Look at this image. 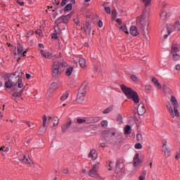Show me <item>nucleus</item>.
Instances as JSON below:
<instances>
[{
  "label": "nucleus",
  "instance_id": "22",
  "mask_svg": "<svg viewBox=\"0 0 180 180\" xmlns=\"http://www.w3.org/2000/svg\"><path fill=\"white\" fill-rule=\"evenodd\" d=\"M41 56L44 57L45 58H51V53L50 52H45L44 51H41Z\"/></svg>",
  "mask_w": 180,
  "mask_h": 180
},
{
  "label": "nucleus",
  "instance_id": "7",
  "mask_svg": "<svg viewBox=\"0 0 180 180\" xmlns=\"http://www.w3.org/2000/svg\"><path fill=\"white\" fill-rule=\"evenodd\" d=\"M167 140L162 141V151L165 155V157L168 158L171 155V150L169 148V147L167 146Z\"/></svg>",
  "mask_w": 180,
  "mask_h": 180
},
{
  "label": "nucleus",
  "instance_id": "64",
  "mask_svg": "<svg viewBox=\"0 0 180 180\" xmlns=\"http://www.w3.org/2000/svg\"><path fill=\"white\" fill-rule=\"evenodd\" d=\"M177 126L180 129V118L177 121Z\"/></svg>",
  "mask_w": 180,
  "mask_h": 180
},
{
  "label": "nucleus",
  "instance_id": "44",
  "mask_svg": "<svg viewBox=\"0 0 180 180\" xmlns=\"http://www.w3.org/2000/svg\"><path fill=\"white\" fill-rule=\"evenodd\" d=\"M93 123H98V122L101 121V118L99 117H92Z\"/></svg>",
  "mask_w": 180,
  "mask_h": 180
},
{
  "label": "nucleus",
  "instance_id": "37",
  "mask_svg": "<svg viewBox=\"0 0 180 180\" xmlns=\"http://www.w3.org/2000/svg\"><path fill=\"white\" fill-rule=\"evenodd\" d=\"M86 120L85 117L83 118H78L77 120V122L79 123V124H82V123H86Z\"/></svg>",
  "mask_w": 180,
  "mask_h": 180
},
{
  "label": "nucleus",
  "instance_id": "9",
  "mask_svg": "<svg viewBox=\"0 0 180 180\" xmlns=\"http://www.w3.org/2000/svg\"><path fill=\"white\" fill-rule=\"evenodd\" d=\"M89 175L91 178H96V179H101V176L98 173V170H95L94 169H91L89 171Z\"/></svg>",
  "mask_w": 180,
  "mask_h": 180
},
{
  "label": "nucleus",
  "instance_id": "1",
  "mask_svg": "<svg viewBox=\"0 0 180 180\" xmlns=\"http://www.w3.org/2000/svg\"><path fill=\"white\" fill-rule=\"evenodd\" d=\"M121 89L129 99H132L134 103H139V102H140V98H139V94H137V92L123 84L121 85Z\"/></svg>",
  "mask_w": 180,
  "mask_h": 180
},
{
  "label": "nucleus",
  "instance_id": "40",
  "mask_svg": "<svg viewBox=\"0 0 180 180\" xmlns=\"http://www.w3.org/2000/svg\"><path fill=\"white\" fill-rule=\"evenodd\" d=\"M117 122L118 124H120L121 123L123 122V117H122L121 115H117Z\"/></svg>",
  "mask_w": 180,
  "mask_h": 180
},
{
  "label": "nucleus",
  "instance_id": "24",
  "mask_svg": "<svg viewBox=\"0 0 180 180\" xmlns=\"http://www.w3.org/2000/svg\"><path fill=\"white\" fill-rule=\"evenodd\" d=\"M116 169L117 171H122V169H124V164L122 162L117 163Z\"/></svg>",
  "mask_w": 180,
  "mask_h": 180
},
{
  "label": "nucleus",
  "instance_id": "53",
  "mask_svg": "<svg viewBox=\"0 0 180 180\" xmlns=\"http://www.w3.org/2000/svg\"><path fill=\"white\" fill-rule=\"evenodd\" d=\"M104 9L106 13L110 14L111 13L110 7H104Z\"/></svg>",
  "mask_w": 180,
  "mask_h": 180
},
{
  "label": "nucleus",
  "instance_id": "39",
  "mask_svg": "<svg viewBox=\"0 0 180 180\" xmlns=\"http://www.w3.org/2000/svg\"><path fill=\"white\" fill-rule=\"evenodd\" d=\"M172 56H173V60L174 61H178L179 60H180L179 53H174V54H172Z\"/></svg>",
  "mask_w": 180,
  "mask_h": 180
},
{
  "label": "nucleus",
  "instance_id": "8",
  "mask_svg": "<svg viewBox=\"0 0 180 180\" xmlns=\"http://www.w3.org/2000/svg\"><path fill=\"white\" fill-rule=\"evenodd\" d=\"M22 53H23V46H22V44H18L17 45V53H15V56L18 58V61L20 60Z\"/></svg>",
  "mask_w": 180,
  "mask_h": 180
},
{
  "label": "nucleus",
  "instance_id": "28",
  "mask_svg": "<svg viewBox=\"0 0 180 180\" xmlns=\"http://www.w3.org/2000/svg\"><path fill=\"white\" fill-rule=\"evenodd\" d=\"M131 130V127H130V125H127L124 128V134H130Z\"/></svg>",
  "mask_w": 180,
  "mask_h": 180
},
{
  "label": "nucleus",
  "instance_id": "27",
  "mask_svg": "<svg viewBox=\"0 0 180 180\" xmlns=\"http://www.w3.org/2000/svg\"><path fill=\"white\" fill-rule=\"evenodd\" d=\"M17 86H18V88H23V81L22 80L21 78H19L18 79V82H17Z\"/></svg>",
  "mask_w": 180,
  "mask_h": 180
},
{
  "label": "nucleus",
  "instance_id": "60",
  "mask_svg": "<svg viewBox=\"0 0 180 180\" xmlns=\"http://www.w3.org/2000/svg\"><path fill=\"white\" fill-rule=\"evenodd\" d=\"M147 175V171L143 170L142 172V175L141 176H144V178H146V176Z\"/></svg>",
  "mask_w": 180,
  "mask_h": 180
},
{
  "label": "nucleus",
  "instance_id": "61",
  "mask_svg": "<svg viewBox=\"0 0 180 180\" xmlns=\"http://www.w3.org/2000/svg\"><path fill=\"white\" fill-rule=\"evenodd\" d=\"M98 26H99V27H102L103 26V22H102L101 20L98 21Z\"/></svg>",
  "mask_w": 180,
  "mask_h": 180
},
{
  "label": "nucleus",
  "instance_id": "59",
  "mask_svg": "<svg viewBox=\"0 0 180 180\" xmlns=\"http://www.w3.org/2000/svg\"><path fill=\"white\" fill-rule=\"evenodd\" d=\"M52 39H58V35H57L56 33H53V34H52Z\"/></svg>",
  "mask_w": 180,
  "mask_h": 180
},
{
  "label": "nucleus",
  "instance_id": "3",
  "mask_svg": "<svg viewBox=\"0 0 180 180\" xmlns=\"http://www.w3.org/2000/svg\"><path fill=\"white\" fill-rule=\"evenodd\" d=\"M64 67H67V63L63 60L60 63L54 62L52 65V72L53 77H56L58 74H61L64 71Z\"/></svg>",
  "mask_w": 180,
  "mask_h": 180
},
{
  "label": "nucleus",
  "instance_id": "52",
  "mask_svg": "<svg viewBox=\"0 0 180 180\" xmlns=\"http://www.w3.org/2000/svg\"><path fill=\"white\" fill-rule=\"evenodd\" d=\"M143 2L145 4L146 6H148L150 4H151V0H143Z\"/></svg>",
  "mask_w": 180,
  "mask_h": 180
},
{
  "label": "nucleus",
  "instance_id": "50",
  "mask_svg": "<svg viewBox=\"0 0 180 180\" xmlns=\"http://www.w3.org/2000/svg\"><path fill=\"white\" fill-rule=\"evenodd\" d=\"M112 110H113V108H108L107 109H105L104 111H103V113L105 115L108 114V113H110V112H112Z\"/></svg>",
  "mask_w": 180,
  "mask_h": 180
},
{
  "label": "nucleus",
  "instance_id": "4",
  "mask_svg": "<svg viewBox=\"0 0 180 180\" xmlns=\"http://www.w3.org/2000/svg\"><path fill=\"white\" fill-rule=\"evenodd\" d=\"M86 86H88V84L86 83H84L79 88V93L77 96V103H82V102H84V98H85V94H86Z\"/></svg>",
  "mask_w": 180,
  "mask_h": 180
},
{
  "label": "nucleus",
  "instance_id": "36",
  "mask_svg": "<svg viewBox=\"0 0 180 180\" xmlns=\"http://www.w3.org/2000/svg\"><path fill=\"white\" fill-rule=\"evenodd\" d=\"M52 122L53 123V127L57 126V124H58V122H59L58 117H55L52 118Z\"/></svg>",
  "mask_w": 180,
  "mask_h": 180
},
{
  "label": "nucleus",
  "instance_id": "11",
  "mask_svg": "<svg viewBox=\"0 0 180 180\" xmlns=\"http://www.w3.org/2000/svg\"><path fill=\"white\" fill-rule=\"evenodd\" d=\"M56 89H58V84L52 83L50 86L49 89L48 90L47 95L50 96V94H53V91H56Z\"/></svg>",
  "mask_w": 180,
  "mask_h": 180
},
{
  "label": "nucleus",
  "instance_id": "32",
  "mask_svg": "<svg viewBox=\"0 0 180 180\" xmlns=\"http://www.w3.org/2000/svg\"><path fill=\"white\" fill-rule=\"evenodd\" d=\"M120 29L127 34H129V31L127 30V27H126V25H121Z\"/></svg>",
  "mask_w": 180,
  "mask_h": 180
},
{
  "label": "nucleus",
  "instance_id": "17",
  "mask_svg": "<svg viewBox=\"0 0 180 180\" xmlns=\"http://www.w3.org/2000/svg\"><path fill=\"white\" fill-rule=\"evenodd\" d=\"M167 33H169V34H171L172 32L176 31L175 26L172 24H167Z\"/></svg>",
  "mask_w": 180,
  "mask_h": 180
},
{
  "label": "nucleus",
  "instance_id": "57",
  "mask_svg": "<svg viewBox=\"0 0 180 180\" xmlns=\"http://www.w3.org/2000/svg\"><path fill=\"white\" fill-rule=\"evenodd\" d=\"M31 36H33V31H29L27 33V37H30Z\"/></svg>",
  "mask_w": 180,
  "mask_h": 180
},
{
  "label": "nucleus",
  "instance_id": "51",
  "mask_svg": "<svg viewBox=\"0 0 180 180\" xmlns=\"http://www.w3.org/2000/svg\"><path fill=\"white\" fill-rule=\"evenodd\" d=\"M101 124L103 127H106L108 126V120L101 121Z\"/></svg>",
  "mask_w": 180,
  "mask_h": 180
},
{
  "label": "nucleus",
  "instance_id": "43",
  "mask_svg": "<svg viewBox=\"0 0 180 180\" xmlns=\"http://www.w3.org/2000/svg\"><path fill=\"white\" fill-rule=\"evenodd\" d=\"M111 15H112V18H113V19H116V18L117 16V11H116V9L112 10Z\"/></svg>",
  "mask_w": 180,
  "mask_h": 180
},
{
  "label": "nucleus",
  "instance_id": "42",
  "mask_svg": "<svg viewBox=\"0 0 180 180\" xmlns=\"http://www.w3.org/2000/svg\"><path fill=\"white\" fill-rule=\"evenodd\" d=\"M68 98V94L67 93L63 94V96H61L60 97V100L63 101H66Z\"/></svg>",
  "mask_w": 180,
  "mask_h": 180
},
{
  "label": "nucleus",
  "instance_id": "25",
  "mask_svg": "<svg viewBox=\"0 0 180 180\" xmlns=\"http://www.w3.org/2000/svg\"><path fill=\"white\" fill-rule=\"evenodd\" d=\"M22 92H23V89H21L20 91H15L13 94V98H20L22 96Z\"/></svg>",
  "mask_w": 180,
  "mask_h": 180
},
{
  "label": "nucleus",
  "instance_id": "54",
  "mask_svg": "<svg viewBox=\"0 0 180 180\" xmlns=\"http://www.w3.org/2000/svg\"><path fill=\"white\" fill-rule=\"evenodd\" d=\"M60 0H52L53 5H60Z\"/></svg>",
  "mask_w": 180,
  "mask_h": 180
},
{
  "label": "nucleus",
  "instance_id": "19",
  "mask_svg": "<svg viewBox=\"0 0 180 180\" xmlns=\"http://www.w3.org/2000/svg\"><path fill=\"white\" fill-rule=\"evenodd\" d=\"M79 64L82 68H85L86 67V60L84 58L79 59Z\"/></svg>",
  "mask_w": 180,
  "mask_h": 180
},
{
  "label": "nucleus",
  "instance_id": "55",
  "mask_svg": "<svg viewBox=\"0 0 180 180\" xmlns=\"http://www.w3.org/2000/svg\"><path fill=\"white\" fill-rule=\"evenodd\" d=\"M25 158V155H20L18 156V160L19 161H21L22 162H23V159Z\"/></svg>",
  "mask_w": 180,
  "mask_h": 180
},
{
  "label": "nucleus",
  "instance_id": "26",
  "mask_svg": "<svg viewBox=\"0 0 180 180\" xmlns=\"http://www.w3.org/2000/svg\"><path fill=\"white\" fill-rule=\"evenodd\" d=\"M72 71H74V68H72V67L68 68L65 72L66 75L68 77H70L71 75V74H72Z\"/></svg>",
  "mask_w": 180,
  "mask_h": 180
},
{
  "label": "nucleus",
  "instance_id": "31",
  "mask_svg": "<svg viewBox=\"0 0 180 180\" xmlns=\"http://www.w3.org/2000/svg\"><path fill=\"white\" fill-rule=\"evenodd\" d=\"M136 141L139 143H143V135L140 133L136 134Z\"/></svg>",
  "mask_w": 180,
  "mask_h": 180
},
{
  "label": "nucleus",
  "instance_id": "29",
  "mask_svg": "<svg viewBox=\"0 0 180 180\" xmlns=\"http://www.w3.org/2000/svg\"><path fill=\"white\" fill-rule=\"evenodd\" d=\"M18 74H19V72H15L14 73H13L11 75L7 74L6 77H7V78H12L13 77H16V75H17L16 78H18V77L20 76V75H18Z\"/></svg>",
  "mask_w": 180,
  "mask_h": 180
},
{
  "label": "nucleus",
  "instance_id": "48",
  "mask_svg": "<svg viewBox=\"0 0 180 180\" xmlns=\"http://www.w3.org/2000/svg\"><path fill=\"white\" fill-rule=\"evenodd\" d=\"M0 151H4V153H8V151H9V148L3 146L0 148Z\"/></svg>",
  "mask_w": 180,
  "mask_h": 180
},
{
  "label": "nucleus",
  "instance_id": "62",
  "mask_svg": "<svg viewBox=\"0 0 180 180\" xmlns=\"http://www.w3.org/2000/svg\"><path fill=\"white\" fill-rule=\"evenodd\" d=\"M63 174H68V169H63Z\"/></svg>",
  "mask_w": 180,
  "mask_h": 180
},
{
  "label": "nucleus",
  "instance_id": "5",
  "mask_svg": "<svg viewBox=\"0 0 180 180\" xmlns=\"http://www.w3.org/2000/svg\"><path fill=\"white\" fill-rule=\"evenodd\" d=\"M137 22L142 29L144 30L146 26H148V17L146 14H142L141 16L138 18Z\"/></svg>",
  "mask_w": 180,
  "mask_h": 180
},
{
  "label": "nucleus",
  "instance_id": "10",
  "mask_svg": "<svg viewBox=\"0 0 180 180\" xmlns=\"http://www.w3.org/2000/svg\"><path fill=\"white\" fill-rule=\"evenodd\" d=\"M140 155L136 153L134 157V167H139L143 162V160L139 158Z\"/></svg>",
  "mask_w": 180,
  "mask_h": 180
},
{
  "label": "nucleus",
  "instance_id": "14",
  "mask_svg": "<svg viewBox=\"0 0 180 180\" xmlns=\"http://www.w3.org/2000/svg\"><path fill=\"white\" fill-rule=\"evenodd\" d=\"M152 82H153L154 86H155V88H157V89H162V86H161V84H160V82H158V78L152 77Z\"/></svg>",
  "mask_w": 180,
  "mask_h": 180
},
{
  "label": "nucleus",
  "instance_id": "56",
  "mask_svg": "<svg viewBox=\"0 0 180 180\" xmlns=\"http://www.w3.org/2000/svg\"><path fill=\"white\" fill-rule=\"evenodd\" d=\"M74 22L76 25H78L79 23V18L76 17L75 18H74Z\"/></svg>",
  "mask_w": 180,
  "mask_h": 180
},
{
  "label": "nucleus",
  "instance_id": "16",
  "mask_svg": "<svg viewBox=\"0 0 180 180\" xmlns=\"http://www.w3.org/2000/svg\"><path fill=\"white\" fill-rule=\"evenodd\" d=\"M172 54H178L179 53V45L173 44L171 50Z\"/></svg>",
  "mask_w": 180,
  "mask_h": 180
},
{
  "label": "nucleus",
  "instance_id": "35",
  "mask_svg": "<svg viewBox=\"0 0 180 180\" xmlns=\"http://www.w3.org/2000/svg\"><path fill=\"white\" fill-rule=\"evenodd\" d=\"M151 89H153V86L151 85H146L145 87L146 94H150V92H151Z\"/></svg>",
  "mask_w": 180,
  "mask_h": 180
},
{
  "label": "nucleus",
  "instance_id": "30",
  "mask_svg": "<svg viewBox=\"0 0 180 180\" xmlns=\"http://www.w3.org/2000/svg\"><path fill=\"white\" fill-rule=\"evenodd\" d=\"M30 158L29 157H27L25 155L24 156V159L22 160L23 164H30Z\"/></svg>",
  "mask_w": 180,
  "mask_h": 180
},
{
  "label": "nucleus",
  "instance_id": "12",
  "mask_svg": "<svg viewBox=\"0 0 180 180\" xmlns=\"http://www.w3.org/2000/svg\"><path fill=\"white\" fill-rule=\"evenodd\" d=\"M89 158H91L93 160V161H95L96 158H98V152L95 149H92L90 150V153L88 155Z\"/></svg>",
  "mask_w": 180,
  "mask_h": 180
},
{
  "label": "nucleus",
  "instance_id": "38",
  "mask_svg": "<svg viewBox=\"0 0 180 180\" xmlns=\"http://www.w3.org/2000/svg\"><path fill=\"white\" fill-rule=\"evenodd\" d=\"M130 79L131 81H133V82H137V81H139V77L135 75H131L130 76Z\"/></svg>",
  "mask_w": 180,
  "mask_h": 180
},
{
  "label": "nucleus",
  "instance_id": "20",
  "mask_svg": "<svg viewBox=\"0 0 180 180\" xmlns=\"http://www.w3.org/2000/svg\"><path fill=\"white\" fill-rule=\"evenodd\" d=\"M161 20H165L167 19V13L165 10H161L160 13Z\"/></svg>",
  "mask_w": 180,
  "mask_h": 180
},
{
  "label": "nucleus",
  "instance_id": "23",
  "mask_svg": "<svg viewBox=\"0 0 180 180\" xmlns=\"http://www.w3.org/2000/svg\"><path fill=\"white\" fill-rule=\"evenodd\" d=\"M5 86L6 88L11 89V88L13 86V82H12L11 79H8L7 82H6Z\"/></svg>",
  "mask_w": 180,
  "mask_h": 180
},
{
  "label": "nucleus",
  "instance_id": "2",
  "mask_svg": "<svg viewBox=\"0 0 180 180\" xmlns=\"http://www.w3.org/2000/svg\"><path fill=\"white\" fill-rule=\"evenodd\" d=\"M171 102L174 106V108H172V106L171 105H167V108H168L172 117H179V112L178 111V106H179V104L178 103L176 98L174 96H172Z\"/></svg>",
  "mask_w": 180,
  "mask_h": 180
},
{
  "label": "nucleus",
  "instance_id": "45",
  "mask_svg": "<svg viewBox=\"0 0 180 180\" xmlns=\"http://www.w3.org/2000/svg\"><path fill=\"white\" fill-rule=\"evenodd\" d=\"M99 162H97L95 165H93L91 169H95L98 171V169H99Z\"/></svg>",
  "mask_w": 180,
  "mask_h": 180
},
{
  "label": "nucleus",
  "instance_id": "63",
  "mask_svg": "<svg viewBox=\"0 0 180 180\" xmlns=\"http://www.w3.org/2000/svg\"><path fill=\"white\" fill-rule=\"evenodd\" d=\"M176 70H180V64H177L175 66Z\"/></svg>",
  "mask_w": 180,
  "mask_h": 180
},
{
  "label": "nucleus",
  "instance_id": "21",
  "mask_svg": "<svg viewBox=\"0 0 180 180\" xmlns=\"http://www.w3.org/2000/svg\"><path fill=\"white\" fill-rule=\"evenodd\" d=\"M84 32L87 34H91V25H89V24H86L84 27Z\"/></svg>",
  "mask_w": 180,
  "mask_h": 180
},
{
  "label": "nucleus",
  "instance_id": "47",
  "mask_svg": "<svg viewBox=\"0 0 180 180\" xmlns=\"http://www.w3.org/2000/svg\"><path fill=\"white\" fill-rule=\"evenodd\" d=\"M86 123L87 124H90L91 123H93L92 117H86Z\"/></svg>",
  "mask_w": 180,
  "mask_h": 180
},
{
  "label": "nucleus",
  "instance_id": "6",
  "mask_svg": "<svg viewBox=\"0 0 180 180\" xmlns=\"http://www.w3.org/2000/svg\"><path fill=\"white\" fill-rule=\"evenodd\" d=\"M71 16H72V13H70L67 15H63L60 17L58 19L56 20V25H60V23H64L65 25H67L68 22H70Z\"/></svg>",
  "mask_w": 180,
  "mask_h": 180
},
{
  "label": "nucleus",
  "instance_id": "33",
  "mask_svg": "<svg viewBox=\"0 0 180 180\" xmlns=\"http://www.w3.org/2000/svg\"><path fill=\"white\" fill-rule=\"evenodd\" d=\"M174 29L176 31L179 32L180 30V23L179 21H176L175 23L174 24Z\"/></svg>",
  "mask_w": 180,
  "mask_h": 180
},
{
  "label": "nucleus",
  "instance_id": "13",
  "mask_svg": "<svg viewBox=\"0 0 180 180\" xmlns=\"http://www.w3.org/2000/svg\"><path fill=\"white\" fill-rule=\"evenodd\" d=\"M137 112L140 116H143V115L146 113V108H144V104L143 103L139 104Z\"/></svg>",
  "mask_w": 180,
  "mask_h": 180
},
{
  "label": "nucleus",
  "instance_id": "34",
  "mask_svg": "<svg viewBox=\"0 0 180 180\" xmlns=\"http://www.w3.org/2000/svg\"><path fill=\"white\" fill-rule=\"evenodd\" d=\"M72 9V4H67L64 8L65 12H67L68 11H71Z\"/></svg>",
  "mask_w": 180,
  "mask_h": 180
},
{
  "label": "nucleus",
  "instance_id": "58",
  "mask_svg": "<svg viewBox=\"0 0 180 180\" xmlns=\"http://www.w3.org/2000/svg\"><path fill=\"white\" fill-rule=\"evenodd\" d=\"M67 2H68L67 0H63L62 2H61V6H65V5H67Z\"/></svg>",
  "mask_w": 180,
  "mask_h": 180
},
{
  "label": "nucleus",
  "instance_id": "15",
  "mask_svg": "<svg viewBox=\"0 0 180 180\" xmlns=\"http://www.w3.org/2000/svg\"><path fill=\"white\" fill-rule=\"evenodd\" d=\"M129 33L131 34V36H139V31H137V27L132 25L130 27Z\"/></svg>",
  "mask_w": 180,
  "mask_h": 180
},
{
  "label": "nucleus",
  "instance_id": "46",
  "mask_svg": "<svg viewBox=\"0 0 180 180\" xmlns=\"http://www.w3.org/2000/svg\"><path fill=\"white\" fill-rule=\"evenodd\" d=\"M36 34H37L39 37H41L43 36V31L41 30H37L35 31Z\"/></svg>",
  "mask_w": 180,
  "mask_h": 180
},
{
  "label": "nucleus",
  "instance_id": "18",
  "mask_svg": "<svg viewBox=\"0 0 180 180\" xmlns=\"http://www.w3.org/2000/svg\"><path fill=\"white\" fill-rule=\"evenodd\" d=\"M71 124H72V122L70 120L67 124L63 125L62 126V131L63 133L67 132V130H68V129H70V127H71Z\"/></svg>",
  "mask_w": 180,
  "mask_h": 180
},
{
  "label": "nucleus",
  "instance_id": "41",
  "mask_svg": "<svg viewBox=\"0 0 180 180\" xmlns=\"http://www.w3.org/2000/svg\"><path fill=\"white\" fill-rule=\"evenodd\" d=\"M42 120H43L42 125H43V127H44L46 126V124H47V115H44Z\"/></svg>",
  "mask_w": 180,
  "mask_h": 180
},
{
  "label": "nucleus",
  "instance_id": "49",
  "mask_svg": "<svg viewBox=\"0 0 180 180\" xmlns=\"http://www.w3.org/2000/svg\"><path fill=\"white\" fill-rule=\"evenodd\" d=\"M134 147L136 150H141V148H143V145H141V143H136Z\"/></svg>",
  "mask_w": 180,
  "mask_h": 180
}]
</instances>
